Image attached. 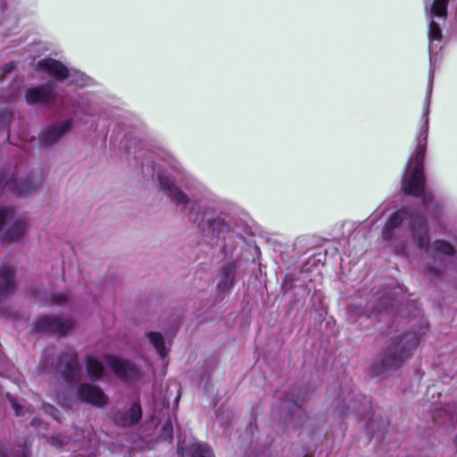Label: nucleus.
Returning <instances> with one entry per match:
<instances>
[{"mask_svg":"<svg viewBox=\"0 0 457 457\" xmlns=\"http://www.w3.org/2000/svg\"><path fill=\"white\" fill-rule=\"evenodd\" d=\"M153 170L163 195L188 221L218 237L228 230L221 218L211 217L217 203L216 195L196 179L184 174L180 162L169 151L161 149L156 153Z\"/></svg>","mask_w":457,"mask_h":457,"instance_id":"f257e3e1","label":"nucleus"},{"mask_svg":"<svg viewBox=\"0 0 457 457\" xmlns=\"http://www.w3.org/2000/svg\"><path fill=\"white\" fill-rule=\"evenodd\" d=\"M441 59H430L429 75L426 98L421 117L422 124L415 137V148L406 164L402 179V187L405 195H413L421 199L424 212L430 216L437 217L443 210L442 202L425 187L423 162L428 145L429 129V108L433 89L434 74L436 67L440 65Z\"/></svg>","mask_w":457,"mask_h":457,"instance_id":"f03ea898","label":"nucleus"},{"mask_svg":"<svg viewBox=\"0 0 457 457\" xmlns=\"http://www.w3.org/2000/svg\"><path fill=\"white\" fill-rule=\"evenodd\" d=\"M410 237L419 249L428 248L430 242L427 220L412 206H403L391 213L381 230L386 248L397 255L407 251Z\"/></svg>","mask_w":457,"mask_h":457,"instance_id":"7ed1b4c3","label":"nucleus"},{"mask_svg":"<svg viewBox=\"0 0 457 457\" xmlns=\"http://www.w3.org/2000/svg\"><path fill=\"white\" fill-rule=\"evenodd\" d=\"M39 368L43 372L60 373L67 382H76L80 378L77 354L64 353L55 362V348L53 346L44 350Z\"/></svg>","mask_w":457,"mask_h":457,"instance_id":"20e7f679","label":"nucleus"},{"mask_svg":"<svg viewBox=\"0 0 457 457\" xmlns=\"http://www.w3.org/2000/svg\"><path fill=\"white\" fill-rule=\"evenodd\" d=\"M42 183L43 176L38 172L20 176L16 169L0 171V195H27L35 193Z\"/></svg>","mask_w":457,"mask_h":457,"instance_id":"39448f33","label":"nucleus"},{"mask_svg":"<svg viewBox=\"0 0 457 457\" xmlns=\"http://www.w3.org/2000/svg\"><path fill=\"white\" fill-rule=\"evenodd\" d=\"M425 328L426 327L422 326L419 332H408L398 342L393 343L381 359L382 366L386 370L395 369L410 358L418 346L420 337L424 334Z\"/></svg>","mask_w":457,"mask_h":457,"instance_id":"423d86ee","label":"nucleus"},{"mask_svg":"<svg viewBox=\"0 0 457 457\" xmlns=\"http://www.w3.org/2000/svg\"><path fill=\"white\" fill-rule=\"evenodd\" d=\"M39 71L58 79H67L68 83L79 87H85L92 85V79L85 73L77 70H69L56 59H42L37 63Z\"/></svg>","mask_w":457,"mask_h":457,"instance_id":"0eeeda50","label":"nucleus"},{"mask_svg":"<svg viewBox=\"0 0 457 457\" xmlns=\"http://www.w3.org/2000/svg\"><path fill=\"white\" fill-rule=\"evenodd\" d=\"M26 230V223L21 217H15L12 209L0 208V239L3 245L19 242Z\"/></svg>","mask_w":457,"mask_h":457,"instance_id":"6e6552de","label":"nucleus"},{"mask_svg":"<svg viewBox=\"0 0 457 457\" xmlns=\"http://www.w3.org/2000/svg\"><path fill=\"white\" fill-rule=\"evenodd\" d=\"M104 360L114 375L122 381L133 382L142 378L141 370L129 361H125L111 354L104 355Z\"/></svg>","mask_w":457,"mask_h":457,"instance_id":"1a4fd4ad","label":"nucleus"},{"mask_svg":"<svg viewBox=\"0 0 457 457\" xmlns=\"http://www.w3.org/2000/svg\"><path fill=\"white\" fill-rule=\"evenodd\" d=\"M304 400L305 394H296V388H293L281 399L280 405L278 408L276 405H273V415H278L279 419H281L284 422H287V420L293 419L295 411L300 410V406Z\"/></svg>","mask_w":457,"mask_h":457,"instance_id":"9d476101","label":"nucleus"},{"mask_svg":"<svg viewBox=\"0 0 457 457\" xmlns=\"http://www.w3.org/2000/svg\"><path fill=\"white\" fill-rule=\"evenodd\" d=\"M426 252L428 255H429L434 262L435 266L428 267V271L434 273L435 275H439V270L436 267V262L439 266H443V263L446 258L453 257L455 253L454 246L445 240H436L431 246H429V243L428 244V248L421 249Z\"/></svg>","mask_w":457,"mask_h":457,"instance_id":"9b49d317","label":"nucleus"},{"mask_svg":"<svg viewBox=\"0 0 457 457\" xmlns=\"http://www.w3.org/2000/svg\"><path fill=\"white\" fill-rule=\"evenodd\" d=\"M60 98V95L52 84L31 87L26 92V101L29 104L55 105Z\"/></svg>","mask_w":457,"mask_h":457,"instance_id":"f8f14e48","label":"nucleus"},{"mask_svg":"<svg viewBox=\"0 0 457 457\" xmlns=\"http://www.w3.org/2000/svg\"><path fill=\"white\" fill-rule=\"evenodd\" d=\"M342 404L339 412L345 414L347 410H351L355 412H362L370 409V399L367 396L355 393L350 386L349 389H344L342 395L340 396V403Z\"/></svg>","mask_w":457,"mask_h":457,"instance_id":"ddd939ff","label":"nucleus"},{"mask_svg":"<svg viewBox=\"0 0 457 457\" xmlns=\"http://www.w3.org/2000/svg\"><path fill=\"white\" fill-rule=\"evenodd\" d=\"M72 328V322L70 320H62L54 316L39 317L34 324V329L37 332H46L59 336L65 335Z\"/></svg>","mask_w":457,"mask_h":457,"instance_id":"4468645a","label":"nucleus"},{"mask_svg":"<svg viewBox=\"0 0 457 457\" xmlns=\"http://www.w3.org/2000/svg\"><path fill=\"white\" fill-rule=\"evenodd\" d=\"M449 0H435L430 9V22L428 26V38L430 42L440 40L441 29L434 18L445 21L447 15V4Z\"/></svg>","mask_w":457,"mask_h":457,"instance_id":"2eb2a0df","label":"nucleus"},{"mask_svg":"<svg viewBox=\"0 0 457 457\" xmlns=\"http://www.w3.org/2000/svg\"><path fill=\"white\" fill-rule=\"evenodd\" d=\"M77 395L79 401L97 407H102L107 403V396L103 390L88 383L79 385Z\"/></svg>","mask_w":457,"mask_h":457,"instance_id":"dca6fc26","label":"nucleus"},{"mask_svg":"<svg viewBox=\"0 0 457 457\" xmlns=\"http://www.w3.org/2000/svg\"><path fill=\"white\" fill-rule=\"evenodd\" d=\"M142 418V408L139 401L134 402L127 410L118 411L113 415L116 425L129 428L137 424Z\"/></svg>","mask_w":457,"mask_h":457,"instance_id":"f3484780","label":"nucleus"},{"mask_svg":"<svg viewBox=\"0 0 457 457\" xmlns=\"http://www.w3.org/2000/svg\"><path fill=\"white\" fill-rule=\"evenodd\" d=\"M72 119H68L63 121L48 126L47 128L42 130L39 136V143L41 145H50L57 141L60 137H62L72 128Z\"/></svg>","mask_w":457,"mask_h":457,"instance_id":"a211bd4d","label":"nucleus"},{"mask_svg":"<svg viewBox=\"0 0 457 457\" xmlns=\"http://www.w3.org/2000/svg\"><path fill=\"white\" fill-rule=\"evenodd\" d=\"M236 272L237 266L234 262L228 263L220 269L217 276L216 290L218 295H225L231 291L235 284Z\"/></svg>","mask_w":457,"mask_h":457,"instance_id":"6ab92c4d","label":"nucleus"},{"mask_svg":"<svg viewBox=\"0 0 457 457\" xmlns=\"http://www.w3.org/2000/svg\"><path fill=\"white\" fill-rule=\"evenodd\" d=\"M15 288V280L12 268L4 265L0 269V314L4 315V311L2 305L4 304L5 299L12 294Z\"/></svg>","mask_w":457,"mask_h":457,"instance_id":"aec40b11","label":"nucleus"},{"mask_svg":"<svg viewBox=\"0 0 457 457\" xmlns=\"http://www.w3.org/2000/svg\"><path fill=\"white\" fill-rule=\"evenodd\" d=\"M178 453L179 457H214L211 447L201 442H193L187 445L179 442Z\"/></svg>","mask_w":457,"mask_h":457,"instance_id":"412c9836","label":"nucleus"},{"mask_svg":"<svg viewBox=\"0 0 457 457\" xmlns=\"http://www.w3.org/2000/svg\"><path fill=\"white\" fill-rule=\"evenodd\" d=\"M380 306L381 309L372 310L370 307V303H369V307L367 309H362L361 307H357L354 305H350L348 307V315L350 318L352 317H360L366 315L368 318L377 317L379 314H382L384 312H388V305L389 300L387 298H380Z\"/></svg>","mask_w":457,"mask_h":457,"instance_id":"4be33fe9","label":"nucleus"},{"mask_svg":"<svg viewBox=\"0 0 457 457\" xmlns=\"http://www.w3.org/2000/svg\"><path fill=\"white\" fill-rule=\"evenodd\" d=\"M86 371L88 378L92 381H97L102 378L104 369L102 362L93 355H89L85 361Z\"/></svg>","mask_w":457,"mask_h":457,"instance_id":"5701e85b","label":"nucleus"},{"mask_svg":"<svg viewBox=\"0 0 457 457\" xmlns=\"http://www.w3.org/2000/svg\"><path fill=\"white\" fill-rule=\"evenodd\" d=\"M150 343L155 348L157 353L161 358H165L169 353V349L165 346L164 338L162 334L158 332H150L147 334Z\"/></svg>","mask_w":457,"mask_h":457,"instance_id":"b1692460","label":"nucleus"},{"mask_svg":"<svg viewBox=\"0 0 457 457\" xmlns=\"http://www.w3.org/2000/svg\"><path fill=\"white\" fill-rule=\"evenodd\" d=\"M31 52L37 54L38 57L45 55L50 57L54 54H61V51L57 47H54L52 44L46 42H37L31 46Z\"/></svg>","mask_w":457,"mask_h":457,"instance_id":"393cba45","label":"nucleus"},{"mask_svg":"<svg viewBox=\"0 0 457 457\" xmlns=\"http://www.w3.org/2000/svg\"><path fill=\"white\" fill-rule=\"evenodd\" d=\"M8 398L17 416H24L26 413L34 411V407L28 405L24 401H18L11 398L9 395Z\"/></svg>","mask_w":457,"mask_h":457,"instance_id":"a878e982","label":"nucleus"},{"mask_svg":"<svg viewBox=\"0 0 457 457\" xmlns=\"http://www.w3.org/2000/svg\"><path fill=\"white\" fill-rule=\"evenodd\" d=\"M0 457H30V451L27 444H25L24 446L15 451V455L13 453L10 454L4 445L0 444Z\"/></svg>","mask_w":457,"mask_h":457,"instance_id":"bb28decb","label":"nucleus"},{"mask_svg":"<svg viewBox=\"0 0 457 457\" xmlns=\"http://www.w3.org/2000/svg\"><path fill=\"white\" fill-rule=\"evenodd\" d=\"M160 437L166 441H170L173 438V426L170 419L162 424Z\"/></svg>","mask_w":457,"mask_h":457,"instance_id":"cd10ccee","label":"nucleus"},{"mask_svg":"<svg viewBox=\"0 0 457 457\" xmlns=\"http://www.w3.org/2000/svg\"><path fill=\"white\" fill-rule=\"evenodd\" d=\"M41 408L42 410L44 411L45 413H46L47 415L51 416L54 420H56L57 421H60V417H59V411L54 407L53 405L51 404H48V403H41Z\"/></svg>","mask_w":457,"mask_h":457,"instance_id":"c85d7f7f","label":"nucleus"},{"mask_svg":"<svg viewBox=\"0 0 457 457\" xmlns=\"http://www.w3.org/2000/svg\"><path fill=\"white\" fill-rule=\"evenodd\" d=\"M12 119V114L8 110H4L0 112V129L8 125Z\"/></svg>","mask_w":457,"mask_h":457,"instance_id":"c756f323","label":"nucleus"},{"mask_svg":"<svg viewBox=\"0 0 457 457\" xmlns=\"http://www.w3.org/2000/svg\"><path fill=\"white\" fill-rule=\"evenodd\" d=\"M51 301L55 304H62L68 302V295L66 293H55L51 295Z\"/></svg>","mask_w":457,"mask_h":457,"instance_id":"7c9ffc66","label":"nucleus"},{"mask_svg":"<svg viewBox=\"0 0 457 457\" xmlns=\"http://www.w3.org/2000/svg\"><path fill=\"white\" fill-rule=\"evenodd\" d=\"M49 443L52 445H54L57 448H60V447L63 446L67 442H65L62 439L57 438V437H52V438H50Z\"/></svg>","mask_w":457,"mask_h":457,"instance_id":"2f4dec72","label":"nucleus"},{"mask_svg":"<svg viewBox=\"0 0 457 457\" xmlns=\"http://www.w3.org/2000/svg\"><path fill=\"white\" fill-rule=\"evenodd\" d=\"M12 69H13V63L12 62L8 63L7 65H5V67L4 69V74L10 73L12 71Z\"/></svg>","mask_w":457,"mask_h":457,"instance_id":"473e14b6","label":"nucleus"},{"mask_svg":"<svg viewBox=\"0 0 457 457\" xmlns=\"http://www.w3.org/2000/svg\"><path fill=\"white\" fill-rule=\"evenodd\" d=\"M454 446H455V456L457 457V433L454 437Z\"/></svg>","mask_w":457,"mask_h":457,"instance_id":"72a5a7b5","label":"nucleus"},{"mask_svg":"<svg viewBox=\"0 0 457 457\" xmlns=\"http://www.w3.org/2000/svg\"><path fill=\"white\" fill-rule=\"evenodd\" d=\"M37 422V419H33V420L31 421V425L36 426Z\"/></svg>","mask_w":457,"mask_h":457,"instance_id":"f704fd0d","label":"nucleus"},{"mask_svg":"<svg viewBox=\"0 0 457 457\" xmlns=\"http://www.w3.org/2000/svg\"><path fill=\"white\" fill-rule=\"evenodd\" d=\"M81 112L84 113V114H90L89 112H87V111H85L84 109H81Z\"/></svg>","mask_w":457,"mask_h":457,"instance_id":"c9c22d12","label":"nucleus"}]
</instances>
